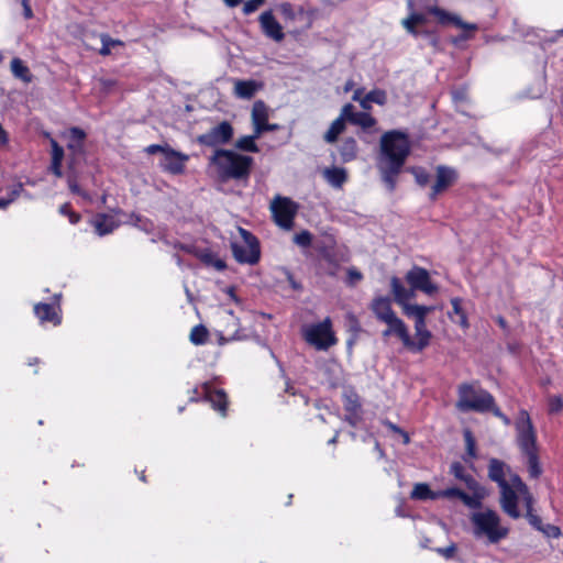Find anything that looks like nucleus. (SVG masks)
Here are the masks:
<instances>
[{"instance_id": "obj_49", "label": "nucleus", "mask_w": 563, "mask_h": 563, "mask_svg": "<svg viewBox=\"0 0 563 563\" xmlns=\"http://www.w3.org/2000/svg\"><path fill=\"white\" fill-rule=\"evenodd\" d=\"M545 537L558 539L561 536V529L558 526L551 523H544L543 527L539 530Z\"/></svg>"}, {"instance_id": "obj_55", "label": "nucleus", "mask_w": 563, "mask_h": 563, "mask_svg": "<svg viewBox=\"0 0 563 563\" xmlns=\"http://www.w3.org/2000/svg\"><path fill=\"white\" fill-rule=\"evenodd\" d=\"M462 482L465 483L466 487L470 489V490H473V492H482L484 490V488L478 484V482L470 474H467L463 479Z\"/></svg>"}, {"instance_id": "obj_42", "label": "nucleus", "mask_w": 563, "mask_h": 563, "mask_svg": "<svg viewBox=\"0 0 563 563\" xmlns=\"http://www.w3.org/2000/svg\"><path fill=\"white\" fill-rule=\"evenodd\" d=\"M401 25L413 37H418L420 35H423L426 37H430L432 35L430 31H427V30L420 31V30H418L417 25L409 19V16L405 18L401 21Z\"/></svg>"}, {"instance_id": "obj_54", "label": "nucleus", "mask_w": 563, "mask_h": 563, "mask_svg": "<svg viewBox=\"0 0 563 563\" xmlns=\"http://www.w3.org/2000/svg\"><path fill=\"white\" fill-rule=\"evenodd\" d=\"M265 0H247L243 7V13L249 15L257 10V8L264 3Z\"/></svg>"}, {"instance_id": "obj_38", "label": "nucleus", "mask_w": 563, "mask_h": 563, "mask_svg": "<svg viewBox=\"0 0 563 563\" xmlns=\"http://www.w3.org/2000/svg\"><path fill=\"white\" fill-rule=\"evenodd\" d=\"M190 342L195 345H202L207 342L208 330L203 324L195 325L190 332Z\"/></svg>"}, {"instance_id": "obj_39", "label": "nucleus", "mask_w": 563, "mask_h": 563, "mask_svg": "<svg viewBox=\"0 0 563 563\" xmlns=\"http://www.w3.org/2000/svg\"><path fill=\"white\" fill-rule=\"evenodd\" d=\"M463 435L466 444V454L463 456V460L467 462L468 459L472 460L476 457V442L470 429H465Z\"/></svg>"}, {"instance_id": "obj_56", "label": "nucleus", "mask_w": 563, "mask_h": 563, "mask_svg": "<svg viewBox=\"0 0 563 563\" xmlns=\"http://www.w3.org/2000/svg\"><path fill=\"white\" fill-rule=\"evenodd\" d=\"M528 522L530 526H532L536 530H540L543 527V522L540 516L533 514V511H528L526 515Z\"/></svg>"}, {"instance_id": "obj_35", "label": "nucleus", "mask_w": 563, "mask_h": 563, "mask_svg": "<svg viewBox=\"0 0 563 563\" xmlns=\"http://www.w3.org/2000/svg\"><path fill=\"white\" fill-rule=\"evenodd\" d=\"M528 459V472L530 477L539 478L542 474V468L539 462L538 451L525 453Z\"/></svg>"}, {"instance_id": "obj_17", "label": "nucleus", "mask_w": 563, "mask_h": 563, "mask_svg": "<svg viewBox=\"0 0 563 563\" xmlns=\"http://www.w3.org/2000/svg\"><path fill=\"white\" fill-rule=\"evenodd\" d=\"M369 309L372 310L376 319L382 322L397 318V314L391 308L390 298L386 296L375 297L369 305Z\"/></svg>"}, {"instance_id": "obj_47", "label": "nucleus", "mask_w": 563, "mask_h": 563, "mask_svg": "<svg viewBox=\"0 0 563 563\" xmlns=\"http://www.w3.org/2000/svg\"><path fill=\"white\" fill-rule=\"evenodd\" d=\"M102 46L99 49V54L102 56H107L111 53V46L115 44H120V41L112 40L109 35L103 34L101 36Z\"/></svg>"}, {"instance_id": "obj_24", "label": "nucleus", "mask_w": 563, "mask_h": 563, "mask_svg": "<svg viewBox=\"0 0 563 563\" xmlns=\"http://www.w3.org/2000/svg\"><path fill=\"white\" fill-rule=\"evenodd\" d=\"M92 225L99 236L110 234L118 228V223L114 221L113 217L107 213H97L92 220Z\"/></svg>"}, {"instance_id": "obj_14", "label": "nucleus", "mask_w": 563, "mask_h": 563, "mask_svg": "<svg viewBox=\"0 0 563 563\" xmlns=\"http://www.w3.org/2000/svg\"><path fill=\"white\" fill-rule=\"evenodd\" d=\"M188 159V155L170 148L167 150V154L164 155L159 166L164 172L172 175H180L185 172V164Z\"/></svg>"}, {"instance_id": "obj_62", "label": "nucleus", "mask_w": 563, "mask_h": 563, "mask_svg": "<svg viewBox=\"0 0 563 563\" xmlns=\"http://www.w3.org/2000/svg\"><path fill=\"white\" fill-rule=\"evenodd\" d=\"M408 16L416 25L424 24L427 22V16L420 12L412 11Z\"/></svg>"}, {"instance_id": "obj_18", "label": "nucleus", "mask_w": 563, "mask_h": 563, "mask_svg": "<svg viewBox=\"0 0 563 563\" xmlns=\"http://www.w3.org/2000/svg\"><path fill=\"white\" fill-rule=\"evenodd\" d=\"M387 328L382 332L384 339L396 335L402 342V345L408 350L409 330L407 324L399 317L385 321Z\"/></svg>"}, {"instance_id": "obj_30", "label": "nucleus", "mask_w": 563, "mask_h": 563, "mask_svg": "<svg viewBox=\"0 0 563 563\" xmlns=\"http://www.w3.org/2000/svg\"><path fill=\"white\" fill-rule=\"evenodd\" d=\"M404 314L407 318H412L413 320H419L423 317H428L434 310L433 306H424L418 303H408L401 307Z\"/></svg>"}, {"instance_id": "obj_15", "label": "nucleus", "mask_w": 563, "mask_h": 563, "mask_svg": "<svg viewBox=\"0 0 563 563\" xmlns=\"http://www.w3.org/2000/svg\"><path fill=\"white\" fill-rule=\"evenodd\" d=\"M203 399L211 404V407L219 411L222 417L227 416L228 397L223 389H213L210 383L202 385Z\"/></svg>"}, {"instance_id": "obj_23", "label": "nucleus", "mask_w": 563, "mask_h": 563, "mask_svg": "<svg viewBox=\"0 0 563 563\" xmlns=\"http://www.w3.org/2000/svg\"><path fill=\"white\" fill-rule=\"evenodd\" d=\"M33 310L41 323L51 322L54 325H58L62 322V318L57 314L52 303L37 302Z\"/></svg>"}, {"instance_id": "obj_57", "label": "nucleus", "mask_w": 563, "mask_h": 563, "mask_svg": "<svg viewBox=\"0 0 563 563\" xmlns=\"http://www.w3.org/2000/svg\"><path fill=\"white\" fill-rule=\"evenodd\" d=\"M172 147L168 145V144H164V145H161V144H151L148 145L146 148H145V152L147 154H156V153H162L163 155H166L167 154V150H170Z\"/></svg>"}, {"instance_id": "obj_20", "label": "nucleus", "mask_w": 563, "mask_h": 563, "mask_svg": "<svg viewBox=\"0 0 563 563\" xmlns=\"http://www.w3.org/2000/svg\"><path fill=\"white\" fill-rule=\"evenodd\" d=\"M390 288L394 295V301L399 307L410 303L409 301L416 296V290L412 287L406 288L397 276L390 278Z\"/></svg>"}, {"instance_id": "obj_63", "label": "nucleus", "mask_w": 563, "mask_h": 563, "mask_svg": "<svg viewBox=\"0 0 563 563\" xmlns=\"http://www.w3.org/2000/svg\"><path fill=\"white\" fill-rule=\"evenodd\" d=\"M24 191L23 184L18 183L14 185V187L11 189V191L8 195V199H12V202Z\"/></svg>"}, {"instance_id": "obj_59", "label": "nucleus", "mask_w": 563, "mask_h": 563, "mask_svg": "<svg viewBox=\"0 0 563 563\" xmlns=\"http://www.w3.org/2000/svg\"><path fill=\"white\" fill-rule=\"evenodd\" d=\"M280 12L286 19L295 20L296 18L292 4L289 2H284L280 4Z\"/></svg>"}, {"instance_id": "obj_25", "label": "nucleus", "mask_w": 563, "mask_h": 563, "mask_svg": "<svg viewBox=\"0 0 563 563\" xmlns=\"http://www.w3.org/2000/svg\"><path fill=\"white\" fill-rule=\"evenodd\" d=\"M346 119L341 110L340 115L331 123L329 130L325 132L323 139L327 143H334L338 141L339 135L344 132Z\"/></svg>"}, {"instance_id": "obj_45", "label": "nucleus", "mask_w": 563, "mask_h": 563, "mask_svg": "<svg viewBox=\"0 0 563 563\" xmlns=\"http://www.w3.org/2000/svg\"><path fill=\"white\" fill-rule=\"evenodd\" d=\"M59 213L68 217L71 224H77L81 220V216L78 212L71 210L70 203L66 202L59 207Z\"/></svg>"}, {"instance_id": "obj_29", "label": "nucleus", "mask_w": 563, "mask_h": 563, "mask_svg": "<svg viewBox=\"0 0 563 563\" xmlns=\"http://www.w3.org/2000/svg\"><path fill=\"white\" fill-rule=\"evenodd\" d=\"M257 89L258 84L255 80H236L234 93L241 99H251Z\"/></svg>"}, {"instance_id": "obj_61", "label": "nucleus", "mask_w": 563, "mask_h": 563, "mask_svg": "<svg viewBox=\"0 0 563 563\" xmlns=\"http://www.w3.org/2000/svg\"><path fill=\"white\" fill-rule=\"evenodd\" d=\"M201 262L208 266H211L217 258V255L210 251H205L199 255Z\"/></svg>"}, {"instance_id": "obj_13", "label": "nucleus", "mask_w": 563, "mask_h": 563, "mask_svg": "<svg viewBox=\"0 0 563 563\" xmlns=\"http://www.w3.org/2000/svg\"><path fill=\"white\" fill-rule=\"evenodd\" d=\"M262 32L268 38L275 42H282L285 38L283 26L276 20L272 10L264 11L258 18Z\"/></svg>"}, {"instance_id": "obj_53", "label": "nucleus", "mask_w": 563, "mask_h": 563, "mask_svg": "<svg viewBox=\"0 0 563 563\" xmlns=\"http://www.w3.org/2000/svg\"><path fill=\"white\" fill-rule=\"evenodd\" d=\"M434 551L445 559H452L454 553L456 552V544L452 542L450 545L445 548H435Z\"/></svg>"}, {"instance_id": "obj_10", "label": "nucleus", "mask_w": 563, "mask_h": 563, "mask_svg": "<svg viewBox=\"0 0 563 563\" xmlns=\"http://www.w3.org/2000/svg\"><path fill=\"white\" fill-rule=\"evenodd\" d=\"M457 178L456 169L446 165H438L435 167V181L431 186L429 199L435 201L440 194L446 191L456 183Z\"/></svg>"}, {"instance_id": "obj_26", "label": "nucleus", "mask_w": 563, "mask_h": 563, "mask_svg": "<svg viewBox=\"0 0 563 563\" xmlns=\"http://www.w3.org/2000/svg\"><path fill=\"white\" fill-rule=\"evenodd\" d=\"M339 154L343 163L352 162L357 155V143L352 136L345 137L339 147Z\"/></svg>"}, {"instance_id": "obj_27", "label": "nucleus", "mask_w": 563, "mask_h": 563, "mask_svg": "<svg viewBox=\"0 0 563 563\" xmlns=\"http://www.w3.org/2000/svg\"><path fill=\"white\" fill-rule=\"evenodd\" d=\"M325 180L334 188H341L347 179L346 170L342 167H331L323 172Z\"/></svg>"}, {"instance_id": "obj_43", "label": "nucleus", "mask_w": 563, "mask_h": 563, "mask_svg": "<svg viewBox=\"0 0 563 563\" xmlns=\"http://www.w3.org/2000/svg\"><path fill=\"white\" fill-rule=\"evenodd\" d=\"M362 404L360 401L358 395L356 393H352L345 396L344 399V410L346 412L360 411Z\"/></svg>"}, {"instance_id": "obj_31", "label": "nucleus", "mask_w": 563, "mask_h": 563, "mask_svg": "<svg viewBox=\"0 0 563 563\" xmlns=\"http://www.w3.org/2000/svg\"><path fill=\"white\" fill-rule=\"evenodd\" d=\"M11 71L14 77L23 80L24 82H30L32 79L29 67L24 65L23 60L19 57H14L11 60Z\"/></svg>"}, {"instance_id": "obj_52", "label": "nucleus", "mask_w": 563, "mask_h": 563, "mask_svg": "<svg viewBox=\"0 0 563 563\" xmlns=\"http://www.w3.org/2000/svg\"><path fill=\"white\" fill-rule=\"evenodd\" d=\"M510 482L520 494H528V486L523 483L518 474H511Z\"/></svg>"}, {"instance_id": "obj_21", "label": "nucleus", "mask_w": 563, "mask_h": 563, "mask_svg": "<svg viewBox=\"0 0 563 563\" xmlns=\"http://www.w3.org/2000/svg\"><path fill=\"white\" fill-rule=\"evenodd\" d=\"M429 12L438 18L439 22L443 25L446 24H454L457 27L470 30V31H476L477 25L472 23L464 22L460 16L451 14L446 12L445 10L439 8V7H432L429 9Z\"/></svg>"}, {"instance_id": "obj_9", "label": "nucleus", "mask_w": 563, "mask_h": 563, "mask_svg": "<svg viewBox=\"0 0 563 563\" xmlns=\"http://www.w3.org/2000/svg\"><path fill=\"white\" fill-rule=\"evenodd\" d=\"M272 213L277 225L290 230L298 211V205L290 198L277 196L272 202Z\"/></svg>"}, {"instance_id": "obj_11", "label": "nucleus", "mask_w": 563, "mask_h": 563, "mask_svg": "<svg viewBox=\"0 0 563 563\" xmlns=\"http://www.w3.org/2000/svg\"><path fill=\"white\" fill-rule=\"evenodd\" d=\"M406 282L416 291L420 290L429 296L438 291V286L432 283L429 272L420 266L415 265L406 274Z\"/></svg>"}, {"instance_id": "obj_60", "label": "nucleus", "mask_w": 563, "mask_h": 563, "mask_svg": "<svg viewBox=\"0 0 563 563\" xmlns=\"http://www.w3.org/2000/svg\"><path fill=\"white\" fill-rule=\"evenodd\" d=\"M344 421L353 428L357 427L361 421L360 411L347 412L344 417Z\"/></svg>"}, {"instance_id": "obj_3", "label": "nucleus", "mask_w": 563, "mask_h": 563, "mask_svg": "<svg viewBox=\"0 0 563 563\" xmlns=\"http://www.w3.org/2000/svg\"><path fill=\"white\" fill-rule=\"evenodd\" d=\"M494 404V396L486 389L475 388L473 384L462 383L457 387L455 407L461 412H488Z\"/></svg>"}, {"instance_id": "obj_64", "label": "nucleus", "mask_w": 563, "mask_h": 563, "mask_svg": "<svg viewBox=\"0 0 563 563\" xmlns=\"http://www.w3.org/2000/svg\"><path fill=\"white\" fill-rule=\"evenodd\" d=\"M451 306L453 309V312L457 316L464 313V309L462 308V299L459 297H454L451 299Z\"/></svg>"}, {"instance_id": "obj_58", "label": "nucleus", "mask_w": 563, "mask_h": 563, "mask_svg": "<svg viewBox=\"0 0 563 563\" xmlns=\"http://www.w3.org/2000/svg\"><path fill=\"white\" fill-rule=\"evenodd\" d=\"M69 134H70L71 141H75V142H84L87 136L86 132L81 128H78V126L70 128Z\"/></svg>"}, {"instance_id": "obj_6", "label": "nucleus", "mask_w": 563, "mask_h": 563, "mask_svg": "<svg viewBox=\"0 0 563 563\" xmlns=\"http://www.w3.org/2000/svg\"><path fill=\"white\" fill-rule=\"evenodd\" d=\"M234 137V128L230 121L223 120L205 133L196 136L195 142L213 151L224 148Z\"/></svg>"}, {"instance_id": "obj_2", "label": "nucleus", "mask_w": 563, "mask_h": 563, "mask_svg": "<svg viewBox=\"0 0 563 563\" xmlns=\"http://www.w3.org/2000/svg\"><path fill=\"white\" fill-rule=\"evenodd\" d=\"M208 164L214 167L220 183L234 180L246 184L252 174L254 158L235 150L219 148L213 151Z\"/></svg>"}, {"instance_id": "obj_48", "label": "nucleus", "mask_w": 563, "mask_h": 563, "mask_svg": "<svg viewBox=\"0 0 563 563\" xmlns=\"http://www.w3.org/2000/svg\"><path fill=\"white\" fill-rule=\"evenodd\" d=\"M51 146H52V161L53 162H63L64 156H65L64 148L54 139L51 140Z\"/></svg>"}, {"instance_id": "obj_28", "label": "nucleus", "mask_w": 563, "mask_h": 563, "mask_svg": "<svg viewBox=\"0 0 563 563\" xmlns=\"http://www.w3.org/2000/svg\"><path fill=\"white\" fill-rule=\"evenodd\" d=\"M410 498L415 500H435L439 499V490H432L427 483H418L413 486Z\"/></svg>"}, {"instance_id": "obj_41", "label": "nucleus", "mask_w": 563, "mask_h": 563, "mask_svg": "<svg viewBox=\"0 0 563 563\" xmlns=\"http://www.w3.org/2000/svg\"><path fill=\"white\" fill-rule=\"evenodd\" d=\"M367 101L374 102L377 104H384L386 102V93L384 90L374 89V90L369 91L366 95L365 99L361 102L363 108L367 107L366 106Z\"/></svg>"}, {"instance_id": "obj_1", "label": "nucleus", "mask_w": 563, "mask_h": 563, "mask_svg": "<svg viewBox=\"0 0 563 563\" xmlns=\"http://www.w3.org/2000/svg\"><path fill=\"white\" fill-rule=\"evenodd\" d=\"M409 154L410 141L406 132L391 130L383 134L377 168L383 183L390 192L396 189L397 177Z\"/></svg>"}, {"instance_id": "obj_7", "label": "nucleus", "mask_w": 563, "mask_h": 563, "mask_svg": "<svg viewBox=\"0 0 563 563\" xmlns=\"http://www.w3.org/2000/svg\"><path fill=\"white\" fill-rule=\"evenodd\" d=\"M305 340L317 350L325 351L336 343V338L332 330V321L327 317L323 321L307 325L303 329Z\"/></svg>"}, {"instance_id": "obj_44", "label": "nucleus", "mask_w": 563, "mask_h": 563, "mask_svg": "<svg viewBox=\"0 0 563 563\" xmlns=\"http://www.w3.org/2000/svg\"><path fill=\"white\" fill-rule=\"evenodd\" d=\"M312 234L308 230L295 234L294 243L301 247H310L312 244Z\"/></svg>"}, {"instance_id": "obj_32", "label": "nucleus", "mask_w": 563, "mask_h": 563, "mask_svg": "<svg viewBox=\"0 0 563 563\" xmlns=\"http://www.w3.org/2000/svg\"><path fill=\"white\" fill-rule=\"evenodd\" d=\"M234 148L239 153H258L260 147L256 141L251 135H243L239 137L234 143Z\"/></svg>"}, {"instance_id": "obj_12", "label": "nucleus", "mask_w": 563, "mask_h": 563, "mask_svg": "<svg viewBox=\"0 0 563 563\" xmlns=\"http://www.w3.org/2000/svg\"><path fill=\"white\" fill-rule=\"evenodd\" d=\"M415 331L418 340H412L411 335L409 334L410 343L408 344V351L412 353H420L429 346L432 338L431 331L427 328V317L415 320Z\"/></svg>"}, {"instance_id": "obj_33", "label": "nucleus", "mask_w": 563, "mask_h": 563, "mask_svg": "<svg viewBox=\"0 0 563 563\" xmlns=\"http://www.w3.org/2000/svg\"><path fill=\"white\" fill-rule=\"evenodd\" d=\"M268 120V108L263 100H256L252 108V123L262 124Z\"/></svg>"}, {"instance_id": "obj_37", "label": "nucleus", "mask_w": 563, "mask_h": 563, "mask_svg": "<svg viewBox=\"0 0 563 563\" xmlns=\"http://www.w3.org/2000/svg\"><path fill=\"white\" fill-rule=\"evenodd\" d=\"M409 170L413 175L416 183L420 187H426L430 184L432 176L424 167L413 166L410 167Z\"/></svg>"}, {"instance_id": "obj_4", "label": "nucleus", "mask_w": 563, "mask_h": 563, "mask_svg": "<svg viewBox=\"0 0 563 563\" xmlns=\"http://www.w3.org/2000/svg\"><path fill=\"white\" fill-rule=\"evenodd\" d=\"M471 519L474 525V534L486 536L490 543H497L508 534L507 528L499 527L500 519L494 510L474 512Z\"/></svg>"}, {"instance_id": "obj_16", "label": "nucleus", "mask_w": 563, "mask_h": 563, "mask_svg": "<svg viewBox=\"0 0 563 563\" xmlns=\"http://www.w3.org/2000/svg\"><path fill=\"white\" fill-rule=\"evenodd\" d=\"M342 111L349 123L358 125L363 130H368L376 123V120L369 113L364 111H356L352 103H346L343 106Z\"/></svg>"}, {"instance_id": "obj_40", "label": "nucleus", "mask_w": 563, "mask_h": 563, "mask_svg": "<svg viewBox=\"0 0 563 563\" xmlns=\"http://www.w3.org/2000/svg\"><path fill=\"white\" fill-rule=\"evenodd\" d=\"M473 493L474 494L472 496L465 493L462 503L471 509H478L482 507V500L485 497V493L484 490Z\"/></svg>"}, {"instance_id": "obj_22", "label": "nucleus", "mask_w": 563, "mask_h": 563, "mask_svg": "<svg viewBox=\"0 0 563 563\" xmlns=\"http://www.w3.org/2000/svg\"><path fill=\"white\" fill-rule=\"evenodd\" d=\"M505 468L510 471V467L506 465L505 462L493 457L489 460L488 463V478L492 482H495L499 488L509 485V483L506 481V473Z\"/></svg>"}, {"instance_id": "obj_36", "label": "nucleus", "mask_w": 563, "mask_h": 563, "mask_svg": "<svg viewBox=\"0 0 563 563\" xmlns=\"http://www.w3.org/2000/svg\"><path fill=\"white\" fill-rule=\"evenodd\" d=\"M334 241H331L330 244L323 242L317 245L318 254L328 264H334L336 262L334 254Z\"/></svg>"}, {"instance_id": "obj_51", "label": "nucleus", "mask_w": 563, "mask_h": 563, "mask_svg": "<svg viewBox=\"0 0 563 563\" xmlns=\"http://www.w3.org/2000/svg\"><path fill=\"white\" fill-rule=\"evenodd\" d=\"M450 473L456 478L462 481L467 474L465 473L464 466L460 462H453L450 465Z\"/></svg>"}, {"instance_id": "obj_5", "label": "nucleus", "mask_w": 563, "mask_h": 563, "mask_svg": "<svg viewBox=\"0 0 563 563\" xmlns=\"http://www.w3.org/2000/svg\"><path fill=\"white\" fill-rule=\"evenodd\" d=\"M244 244L231 242V251L239 264L255 265L261 260V245L258 239L246 229L239 228Z\"/></svg>"}, {"instance_id": "obj_46", "label": "nucleus", "mask_w": 563, "mask_h": 563, "mask_svg": "<svg viewBox=\"0 0 563 563\" xmlns=\"http://www.w3.org/2000/svg\"><path fill=\"white\" fill-rule=\"evenodd\" d=\"M465 495V492L459 487H448L439 490V498H459L461 501Z\"/></svg>"}, {"instance_id": "obj_34", "label": "nucleus", "mask_w": 563, "mask_h": 563, "mask_svg": "<svg viewBox=\"0 0 563 563\" xmlns=\"http://www.w3.org/2000/svg\"><path fill=\"white\" fill-rule=\"evenodd\" d=\"M132 225L137 228L139 230L145 232V233H152L155 229V225L153 221L148 218H145L139 213L132 212L130 214V221Z\"/></svg>"}, {"instance_id": "obj_50", "label": "nucleus", "mask_w": 563, "mask_h": 563, "mask_svg": "<svg viewBox=\"0 0 563 563\" xmlns=\"http://www.w3.org/2000/svg\"><path fill=\"white\" fill-rule=\"evenodd\" d=\"M363 279V274L355 267H351L347 269V279L346 284L349 286H354L356 283Z\"/></svg>"}, {"instance_id": "obj_19", "label": "nucleus", "mask_w": 563, "mask_h": 563, "mask_svg": "<svg viewBox=\"0 0 563 563\" xmlns=\"http://www.w3.org/2000/svg\"><path fill=\"white\" fill-rule=\"evenodd\" d=\"M500 505L503 510L511 518L520 517L518 509V496L510 485L500 487Z\"/></svg>"}, {"instance_id": "obj_8", "label": "nucleus", "mask_w": 563, "mask_h": 563, "mask_svg": "<svg viewBox=\"0 0 563 563\" xmlns=\"http://www.w3.org/2000/svg\"><path fill=\"white\" fill-rule=\"evenodd\" d=\"M516 431L517 443L523 454L538 451L537 432L528 411L520 410L516 421Z\"/></svg>"}]
</instances>
